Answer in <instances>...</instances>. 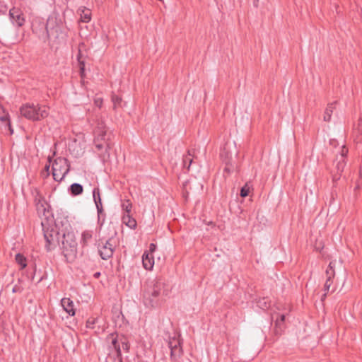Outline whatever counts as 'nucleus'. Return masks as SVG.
I'll list each match as a JSON object with an SVG mask.
<instances>
[{
    "instance_id": "obj_1",
    "label": "nucleus",
    "mask_w": 362,
    "mask_h": 362,
    "mask_svg": "<svg viewBox=\"0 0 362 362\" xmlns=\"http://www.w3.org/2000/svg\"><path fill=\"white\" fill-rule=\"evenodd\" d=\"M165 284L160 279H148L144 291V303L148 308H155L159 304L160 296L165 294Z\"/></svg>"
},
{
    "instance_id": "obj_2",
    "label": "nucleus",
    "mask_w": 362,
    "mask_h": 362,
    "mask_svg": "<svg viewBox=\"0 0 362 362\" xmlns=\"http://www.w3.org/2000/svg\"><path fill=\"white\" fill-rule=\"evenodd\" d=\"M62 235L60 239V247L66 258H74L77 254V242L70 224L66 221Z\"/></svg>"
},
{
    "instance_id": "obj_3",
    "label": "nucleus",
    "mask_w": 362,
    "mask_h": 362,
    "mask_svg": "<svg viewBox=\"0 0 362 362\" xmlns=\"http://www.w3.org/2000/svg\"><path fill=\"white\" fill-rule=\"evenodd\" d=\"M64 226V223L62 222H61V226L58 222H55L54 224L47 226V223L42 222L44 238L46 240L45 248L47 251H51L57 246H60Z\"/></svg>"
},
{
    "instance_id": "obj_4",
    "label": "nucleus",
    "mask_w": 362,
    "mask_h": 362,
    "mask_svg": "<svg viewBox=\"0 0 362 362\" xmlns=\"http://www.w3.org/2000/svg\"><path fill=\"white\" fill-rule=\"evenodd\" d=\"M20 113L25 118L36 122L46 118L48 108L45 105L34 103H25L20 107Z\"/></svg>"
},
{
    "instance_id": "obj_5",
    "label": "nucleus",
    "mask_w": 362,
    "mask_h": 362,
    "mask_svg": "<svg viewBox=\"0 0 362 362\" xmlns=\"http://www.w3.org/2000/svg\"><path fill=\"white\" fill-rule=\"evenodd\" d=\"M48 30L47 34L49 35V40L55 41H60L64 40L66 36L64 25L60 18L56 15H50L48 17Z\"/></svg>"
},
{
    "instance_id": "obj_6",
    "label": "nucleus",
    "mask_w": 362,
    "mask_h": 362,
    "mask_svg": "<svg viewBox=\"0 0 362 362\" xmlns=\"http://www.w3.org/2000/svg\"><path fill=\"white\" fill-rule=\"evenodd\" d=\"M70 170V165L66 158H57L52 163V176L55 181L61 182Z\"/></svg>"
},
{
    "instance_id": "obj_7",
    "label": "nucleus",
    "mask_w": 362,
    "mask_h": 362,
    "mask_svg": "<svg viewBox=\"0 0 362 362\" xmlns=\"http://www.w3.org/2000/svg\"><path fill=\"white\" fill-rule=\"evenodd\" d=\"M48 19L45 21L40 17L35 18L32 21V31L43 42L49 40Z\"/></svg>"
},
{
    "instance_id": "obj_8",
    "label": "nucleus",
    "mask_w": 362,
    "mask_h": 362,
    "mask_svg": "<svg viewBox=\"0 0 362 362\" xmlns=\"http://www.w3.org/2000/svg\"><path fill=\"white\" fill-rule=\"evenodd\" d=\"M115 247L116 242L113 238H110L105 243L100 240L98 245L100 256L104 260H107L112 257Z\"/></svg>"
},
{
    "instance_id": "obj_9",
    "label": "nucleus",
    "mask_w": 362,
    "mask_h": 362,
    "mask_svg": "<svg viewBox=\"0 0 362 362\" xmlns=\"http://www.w3.org/2000/svg\"><path fill=\"white\" fill-rule=\"evenodd\" d=\"M107 340L110 341L109 355L113 354L115 356V362H122L119 337L117 333H111Z\"/></svg>"
},
{
    "instance_id": "obj_10",
    "label": "nucleus",
    "mask_w": 362,
    "mask_h": 362,
    "mask_svg": "<svg viewBox=\"0 0 362 362\" xmlns=\"http://www.w3.org/2000/svg\"><path fill=\"white\" fill-rule=\"evenodd\" d=\"M348 153V149L345 146H342L339 155L336 156L334 162L336 173L333 175V179L337 180L340 178L341 173L346 166L345 158Z\"/></svg>"
},
{
    "instance_id": "obj_11",
    "label": "nucleus",
    "mask_w": 362,
    "mask_h": 362,
    "mask_svg": "<svg viewBox=\"0 0 362 362\" xmlns=\"http://www.w3.org/2000/svg\"><path fill=\"white\" fill-rule=\"evenodd\" d=\"M110 136L111 132H108L107 128L103 124V122L98 123L95 130V141H103L106 144L107 148H110Z\"/></svg>"
},
{
    "instance_id": "obj_12",
    "label": "nucleus",
    "mask_w": 362,
    "mask_h": 362,
    "mask_svg": "<svg viewBox=\"0 0 362 362\" xmlns=\"http://www.w3.org/2000/svg\"><path fill=\"white\" fill-rule=\"evenodd\" d=\"M181 341L174 337L170 338L168 342V346L170 349V358L173 361H177L182 354V349L181 346Z\"/></svg>"
},
{
    "instance_id": "obj_13",
    "label": "nucleus",
    "mask_w": 362,
    "mask_h": 362,
    "mask_svg": "<svg viewBox=\"0 0 362 362\" xmlns=\"http://www.w3.org/2000/svg\"><path fill=\"white\" fill-rule=\"evenodd\" d=\"M9 17L12 23L18 27H21L25 23V18L22 11L15 7L9 11Z\"/></svg>"
},
{
    "instance_id": "obj_14",
    "label": "nucleus",
    "mask_w": 362,
    "mask_h": 362,
    "mask_svg": "<svg viewBox=\"0 0 362 362\" xmlns=\"http://www.w3.org/2000/svg\"><path fill=\"white\" fill-rule=\"evenodd\" d=\"M61 305L63 309L70 315L74 316L76 314V310L74 305V302L69 298H63L61 300Z\"/></svg>"
},
{
    "instance_id": "obj_15",
    "label": "nucleus",
    "mask_w": 362,
    "mask_h": 362,
    "mask_svg": "<svg viewBox=\"0 0 362 362\" xmlns=\"http://www.w3.org/2000/svg\"><path fill=\"white\" fill-rule=\"evenodd\" d=\"M142 263L146 270H151L154 265V257L148 252H144L142 255Z\"/></svg>"
},
{
    "instance_id": "obj_16",
    "label": "nucleus",
    "mask_w": 362,
    "mask_h": 362,
    "mask_svg": "<svg viewBox=\"0 0 362 362\" xmlns=\"http://www.w3.org/2000/svg\"><path fill=\"white\" fill-rule=\"evenodd\" d=\"M93 200H94V202H95L96 208H97L98 216H100L103 212V206H102V201H101L99 188L95 187L93 189Z\"/></svg>"
},
{
    "instance_id": "obj_17",
    "label": "nucleus",
    "mask_w": 362,
    "mask_h": 362,
    "mask_svg": "<svg viewBox=\"0 0 362 362\" xmlns=\"http://www.w3.org/2000/svg\"><path fill=\"white\" fill-rule=\"evenodd\" d=\"M93 235V230H86L82 233L80 241V243L82 245V247H86L92 242Z\"/></svg>"
},
{
    "instance_id": "obj_18",
    "label": "nucleus",
    "mask_w": 362,
    "mask_h": 362,
    "mask_svg": "<svg viewBox=\"0 0 362 362\" xmlns=\"http://www.w3.org/2000/svg\"><path fill=\"white\" fill-rule=\"evenodd\" d=\"M337 102H334L332 103L328 104L327 107H326L324 113V120L325 122H329L331 119V116L333 113L334 110L335 109Z\"/></svg>"
},
{
    "instance_id": "obj_19",
    "label": "nucleus",
    "mask_w": 362,
    "mask_h": 362,
    "mask_svg": "<svg viewBox=\"0 0 362 362\" xmlns=\"http://www.w3.org/2000/svg\"><path fill=\"white\" fill-rule=\"evenodd\" d=\"M122 221L125 223L129 228L134 229L136 226V220L130 216V214H124L122 216Z\"/></svg>"
},
{
    "instance_id": "obj_20",
    "label": "nucleus",
    "mask_w": 362,
    "mask_h": 362,
    "mask_svg": "<svg viewBox=\"0 0 362 362\" xmlns=\"http://www.w3.org/2000/svg\"><path fill=\"white\" fill-rule=\"evenodd\" d=\"M69 192L73 196H78L83 193V187L81 184L74 183L69 187Z\"/></svg>"
},
{
    "instance_id": "obj_21",
    "label": "nucleus",
    "mask_w": 362,
    "mask_h": 362,
    "mask_svg": "<svg viewBox=\"0 0 362 362\" xmlns=\"http://www.w3.org/2000/svg\"><path fill=\"white\" fill-rule=\"evenodd\" d=\"M336 265V261H332L329 262L328 267L326 269L325 274L327 279L332 280L335 276L334 267Z\"/></svg>"
},
{
    "instance_id": "obj_22",
    "label": "nucleus",
    "mask_w": 362,
    "mask_h": 362,
    "mask_svg": "<svg viewBox=\"0 0 362 362\" xmlns=\"http://www.w3.org/2000/svg\"><path fill=\"white\" fill-rule=\"evenodd\" d=\"M16 261L21 266V269H23L26 267V259L23 255L20 253L17 254L16 255Z\"/></svg>"
},
{
    "instance_id": "obj_23",
    "label": "nucleus",
    "mask_w": 362,
    "mask_h": 362,
    "mask_svg": "<svg viewBox=\"0 0 362 362\" xmlns=\"http://www.w3.org/2000/svg\"><path fill=\"white\" fill-rule=\"evenodd\" d=\"M122 210L125 211V214H128L131 212L132 204L129 199L124 200L122 203Z\"/></svg>"
},
{
    "instance_id": "obj_24",
    "label": "nucleus",
    "mask_w": 362,
    "mask_h": 362,
    "mask_svg": "<svg viewBox=\"0 0 362 362\" xmlns=\"http://www.w3.org/2000/svg\"><path fill=\"white\" fill-rule=\"evenodd\" d=\"M120 346H122V349L125 351H129V344L128 340L124 336L119 337Z\"/></svg>"
},
{
    "instance_id": "obj_25",
    "label": "nucleus",
    "mask_w": 362,
    "mask_h": 362,
    "mask_svg": "<svg viewBox=\"0 0 362 362\" xmlns=\"http://www.w3.org/2000/svg\"><path fill=\"white\" fill-rule=\"evenodd\" d=\"M112 101L114 105V108L122 106V98L116 94H112Z\"/></svg>"
},
{
    "instance_id": "obj_26",
    "label": "nucleus",
    "mask_w": 362,
    "mask_h": 362,
    "mask_svg": "<svg viewBox=\"0 0 362 362\" xmlns=\"http://www.w3.org/2000/svg\"><path fill=\"white\" fill-rule=\"evenodd\" d=\"M192 162H193V159L191 156V154L189 153V154L185 156L183 158L184 167L186 168L187 170H189Z\"/></svg>"
},
{
    "instance_id": "obj_27",
    "label": "nucleus",
    "mask_w": 362,
    "mask_h": 362,
    "mask_svg": "<svg viewBox=\"0 0 362 362\" xmlns=\"http://www.w3.org/2000/svg\"><path fill=\"white\" fill-rule=\"evenodd\" d=\"M332 284V280L331 279H326V281L325 283V285H324V291L325 292V294L323 295L322 298V300H323L324 298H325L327 293L329 292V288L331 287Z\"/></svg>"
},
{
    "instance_id": "obj_28",
    "label": "nucleus",
    "mask_w": 362,
    "mask_h": 362,
    "mask_svg": "<svg viewBox=\"0 0 362 362\" xmlns=\"http://www.w3.org/2000/svg\"><path fill=\"white\" fill-rule=\"evenodd\" d=\"M250 187H249L248 184L246 183L243 187H242L240 195L242 197H246L250 193Z\"/></svg>"
},
{
    "instance_id": "obj_29",
    "label": "nucleus",
    "mask_w": 362,
    "mask_h": 362,
    "mask_svg": "<svg viewBox=\"0 0 362 362\" xmlns=\"http://www.w3.org/2000/svg\"><path fill=\"white\" fill-rule=\"evenodd\" d=\"M98 319L90 317L86 321V327L88 329H93L94 325L96 323Z\"/></svg>"
},
{
    "instance_id": "obj_30",
    "label": "nucleus",
    "mask_w": 362,
    "mask_h": 362,
    "mask_svg": "<svg viewBox=\"0 0 362 362\" xmlns=\"http://www.w3.org/2000/svg\"><path fill=\"white\" fill-rule=\"evenodd\" d=\"M285 315H281L279 319L277 318L275 322L276 325L281 327V324H283L285 321Z\"/></svg>"
},
{
    "instance_id": "obj_31",
    "label": "nucleus",
    "mask_w": 362,
    "mask_h": 362,
    "mask_svg": "<svg viewBox=\"0 0 362 362\" xmlns=\"http://www.w3.org/2000/svg\"><path fill=\"white\" fill-rule=\"evenodd\" d=\"M81 19H82L83 22H85V23L89 22L91 19L90 13L88 12V13H83V15L81 16Z\"/></svg>"
},
{
    "instance_id": "obj_32",
    "label": "nucleus",
    "mask_w": 362,
    "mask_h": 362,
    "mask_svg": "<svg viewBox=\"0 0 362 362\" xmlns=\"http://www.w3.org/2000/svg\"><path fill=\"white\" fill-rule=\"evenodd\" d=\"M94 142H95V147L98 149V150H101L103 148L104 146L106 145L105 144L103 143H100V141H98L96 142L95 140H94Z\"/></svg>"
},
{
    "instance_id": "obj_33",
    "label": "nucleus",
    "mask_w": 362,
    "mask_h": 362,
    "mask_svg": "<svg viewBox=\"0 0 362 362\" xmlns=\"http://www.w3.org/2000/svg\"><path fill=\"white\" fill-rule=\"evenodd\" d=\"M22 288L18 285H15L12 288L13 293H21L22 291Z\"/></svg>"
},
{
    "instance_id": "obj_34",
    "label": "nucleus",
    "mask_w": 362,
    "mask_h": 362,
    "mask_svg": "<svg viewBox=\"0 0 362 362\" xmlns=\"http://www.w3.org/2000/svg\"><path fill=\"white\" fill-rule=\"evenodd\" d=\"M156 245L154 243H151L149 245V251H148L149 253L153 255V252L156 250Z\"/></svg>"
},
{
    "instance_id": "obj_35",
    "label": "nucleus",
    "mask_w": 362,
    "mask_h": 362,
    "mask_svg": "<svg viewBox=\"0 0 362 362\" xmlns=\"http://www.w3.org/2000/svg\"><path fill=\"white\" fill-rule=\"evenodd\" d=\"M8 117H9L8 114H6L4 116L0 117V120L8 123V122H10Z\"/></svg>"
},
{
    "instance_id": "obj_36",
    "label": "nucleus",
    "mask_w": 362,
    "mask_h": 362,
    "mask_svg": "<svg viewBox=\"0 0 362 362\" xmlns=\"http://www.w3.org/2000/svg\"><path fill=\"white\" fill-rule=\"evenodd\" d=\"M84 71H85V68H84V64H81V66H80V75H81V78H84Z\"/></svg>"
},
{
    "instance_id": "obj_37",
    "label": "nucleus",
    "mask_w": 362,
    "mask_h": 362,
    "mask_svg": "<svg viewBox=\"0 0 362 362\" xmlns=\"http://www.w3.org/2000/svg\"><path fill=\"white\" fill-rule=\"evenodd\" d=\"M7 126L8 127V130L10 132V134H12L13 133V129H12V127L11 126L10 122H8Z\"/></svg>"
},
{
    "instance_id": "obj_38",
    "label": "nucleus",
    "mask_w": 362,
    "mask_h": 362,
    "mask_svg": "<svg viewBox=\"0 0 362 362\" xmlns=\"http://www.w3.org/2000/svg\"><path fill=\"white\" fill-rule=\"evenodd\" d=\"M359 130L362 132V118L359 119L358 122Z\"/></svg>"
},
{
    "instance_id": "obj_39",
    "label": "nucleus",
    "mask_w": 362,
    "mask_h": 362,
    "mask_svg": "<svg viewBox=\"0 0 362 362\" xmlns=\"http://www.w3.org/2000/svg\"><path fill=\"white\" fill-rule=\"evenodd\" d=\"M258 2H259V0H254L253 5H254L255 7H257L258 6Z\"/></svg>"
},
{
    "instance_id": "obj_40",
    "label": "nucleus",
    "mask_w": 362,
    "mask_h": 362,
    "mask_svg": "<svg viewBox=\"0 0 362 362\" xmlns=\"http://www.w3.org/2000/svg\"><path fill=\"white\" fill-rule=\"evenodd\" d=\"M100 276V272H96V273L94 274V276H95V278H98Z\"/></svg>"
},
{
    "instance_id": "obj_41",
    "label": "nucleus",
    "mask_w": 362,
    "mask_h": 362,
    "mask_svg": "<svg viewBox=\"0 0 362 362\" xmlns=\"http://www.w3.org/2000/svg\"><path fill=\"white\" fill-rule=\"evenodd\" d=\"M45 168L47 171H49V165H46Z\"/></svg>"
},
{
    "instance_id": "obj_42",
    "label": "nucleus",
    "mask_w": 362,
    "mask_h": 362,
    "mask_svg": "<svg viewBox=\"0 0 362 362\" xmlns=\"http://www.w3.org/2000/svg\"><path fill=\"white\" fill-rule=\"evenodd\" d=\"M48 161H49V163L52 162V158L50 156L48 157Z\"/></svg>"
}]
</instances>
